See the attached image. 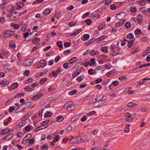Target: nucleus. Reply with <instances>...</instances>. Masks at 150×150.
<instances>
[{"instance_id":"4d7b16f0","label":"nucleus","mask_w":150,"mask_h":150,"mask_svg":"<svg viewBox=\"0 0 150 150\" xmlns=\"http://www.w3.org/2000/svg\"><path fill=\"white\" fill-rule=\"evenodd\" d=\"M131 23L129 22H127L125 24V26L126 28H129L131 27Z\"/></svg>"},{"instance_id":"4c0bfd02","label":"nucleus","mask_w":150,"mask_h":150,"mask_svg":"<svg viewBox=\"0 0 150 150\" xmlns=\"http://www.w3.org/2000/svg\"><path fill=\"white\" fill-rule=\"evenodd\" d=\"M47 79L46 78H45L41 79L40 81V83L41 84H43L47 81Z\"/></svg>"},{"instance_id":"f8f14e48","label":"nucleus","mask_w":150,"mask_h":150,"mask_svg":"<svg viewBox=\"0 0 150 150\" xmlns=\"http://www.w3.org/2000/svg\"><path fill=\"white\" fill-rule=\"evenodd\" d=\"M125 21V19L120 20V21L118 22L115 24V27L116 28H118L121 26L124 23Z\"/></svg>"},{"instance_id":"1a4fd4ad","label":"nucleus","mask_w":150,"mask_h":150,"mask_svg":"<svg viewBox=\"0 0 150 150\" xmlns=\"http://www.w3.org/2000/svg\"><path fill=\"white\" fill-rule=\"evenodd\" d=\"M24 4L22 2L20 1L18 2L16 5V9H19L23 6Z\"/></svg>"},{"instance_id":"de8ad7c7","label":"nucleus","mask_w":150,"mask_h":150,"mask_svg":"<svg viewBox=\"0 0 150 150\" xmlns=\"http://www.w3.org/2000/svg\"><path fill=\"white\" fill-rule=\"evenodd\" d=\"M85 23L88 25H90L92 23L90 19H88L85 21Z\"/></svg>"},{"instance_id":"680f3d73","label":"nucleus","mask_w":150,"mask_h":150,"mask_svg":"<svg viewBox=\"0 0 150 150\" xmlns=\"http://www.w3.org/2000/svg\"><path fill=\"white\" fill-rule=\"evenodd\" d=\"M149 64H144L142 65H140L139 66V68L141 69L143 68H144L145 67H146L148 66H149Z\"/></svg>"},{"instance_id":"c03bdc74","label":"nucleus","mask_w":150,"mask_h":150,"mask_svg":"<svg viewBox=\"0 0 150 150\" xmlns=\"http://www.w3.org/2000/svg\"><path fill=\"white\" fill-rule=\"evenodd\" d=\"M105 23H102L101 25H99L98 26V28L99 30H100L102 29H103V28L105 26Z\"/></svg>"},{"instance_id":"20e7f679","label":"nucleus","mask_w":150,"mask_h":150,"mask_svg":"<svg viewBox=\"0 0 150 150\" xmlns=\"http://www.w3.org/2000/svg\"><path fill=\"white\" fill-rule=\"evenodd\" d=\"M110 48L111 50L112 51V56H115L119 54V51L116 49V45H112L110 47Z\"/></svg>"},{"instance_id":"09e8293b","label":"nucleus","mask_w":150,"mask_h":150,"mask_svg":"<svg viewBox=\"0 0 150 150\" xmlns=\"http://www.w3.org/2000/svg\"><path fill=\"white\" fill-rule=\"evenodd\" d=\"M127 77L125 75H122L119 78V79L121 81H122L123 79L125 80L127 79Z\"/></svg>"},{"instance_id":"c756f323","label":"nucleus","mask_w":150,"mask_h":150,"mask_svg":"<svg viewBox=\"0 0 150 150\" xmlns=\"http://www.w3.org/2000/svg\"><path fill=\"white\" fill-rule=\"evenodd\" d=\"M64 119V118L60 115L57 116L56 117V121L57 122H60L62 121Z\"/></svg>"},{"instance_id":"5fc2aeb1","label":"nucleus","mask_w":150,"mask_h":150,"mask_svg":"<svg viewBox=\"0 0 150 150\" xmlns=\"http://www.w3.org/2000/svg\"><path fill=\"white\" fill-rule=\"evenodd\" d=\"M52 4L54 5H56L59 4L60 3L59 2V1H57V0H54L52 2Z\"/></svg>"},{"instance_id":"0eeeda50","label":"nucleus","mask_w":150,"mask_h":150,"mask_svg":"<svg viewBox=\"0 0 150 150\" xmlns=\"http://www.w3.org/2000/svg\"><path fill=\"white\" fill-rule=\"evenodd\" d=\"M33 63V61L31 59H28L24 62L23 64L26 67H28L32 65Z\"/></svg>"},{"instance_id":"e433bc0d","label":"nucleus","mask_w":150,"mask_h":150,"mask_svg":"<svg viewBox=\"0 0 150 150\" xmlns=\"http://www.w3.org/2000/svg\"><path fill=\"white\" fill-rule=\"evenodd\" d=\"M93 106L95 107H99V102L97 100H95L94 103L93 104Z\"/></svg>"},{"instance_id":"6e6d98bb","label":"nucleus","mask_w":150,"mask_h":150,"mask_svg":"<svg viewBox=\"0 0 150 150\" xmlns=\"http://www.w3.org/2000/svg\"><path fill=\"white\" fill-rule=\"evenodd\" d=\"M119 82L117 81H114L112 83V84L114 86H116L119 85Z\"/></svg>"},{"instance_id":"338daca9","label":"nucleus","mask_w":150,"mask_h":150,"mask_svg":"<svg viewBox=\"0 0 150 150\" xmlns=\"http://www.w3.org/2000/svg\"><path fill=\"white\" fill-rule=\"evenodd\" d=\"M68 64L67 63H64L63 65V67L64 69H67L69 68Z\"/></svg>"},{"instance_id":"c85d7f7f","label":"nucleus","mask_w":150,"mask_h":150,"mask_svg":"<svg viewBox=\"0 0 150 150\" xmlns=\"http://www.w3.org/2000/svg\"><path fill=\"white\" fill-rule=\"evenodd\" d=\"M150 52V47H148L143 53V56H145Z\"/></svg>"},{"instance_id":"a18cd8bd","label":"nucleus","mask_w":150,"mask_h":150,"mask_svg":"<svg viewBox=\"0 0 150 150\" xmlns=\"http://www.w3.org/2000/svg\"><path fill=\"white\" fill-rule=\"evenodd\" d=\"M40 41V38H36L34 39L33 40V43L34 44H36L37 43Z\"/></svg>"},{"instance_id":"4be33fe9","label":"nucleus","mask_w":150,"mask_h":150,"mask_svg":"<svg viewBox=\"0 0 150 150\" xmlns=\"http://www.w3.org/2000/svg\"><path fill=\"white\" fill-rule=\"evenodd\" d=\"M9 81H8L7 80L5 81L4 80H1L0 82V84L6 86L9 84Z\"/></svg>"},{"instance_id":"39448f33","label":"nucleus","mask_w":150,"mask_h":150,"mask_svg":"<svg viewBox=\"0 0 150 150\" xmlns=\"http://www.w3.org/2000/svg\"><path fill=\"white\" fill-rule=\"evenodd\" d=\"M126 16V13L124 12H120L116 15V18L118 20H122Z\"/></svg>"},{"instance_id":"58836bf2","label":"nucleus","mask_w":150,"mask_h":150,"mask_svg":"<svg viewBox=\"0 0 150 150\" xmlns=\"http://www.w3.org/2000/svg\"><path fill=\"white\" fill-rule=\"evenodd\" d=\"M103 96L102 94L99 95L98 96L97 98L95 99V100H102L103 98Z\"/></svg>"},{"instance_id":"72a5a7b5","label":"nucleus","mask_w":150,"mask_h":150,"mask_svg":"<svg viewBox=\"0 0 150 150\" xmlns=\"http://www.w3.org/2000/svg\"><path fill=\"white\" fill-rule=\"evenodd\" d=\"M134 36L132 33H130L128 34L127 36V39H133Z\"/></svg>"},{"instance_id":"0e129e2a","label":"nucleus","mask_w":150,"mask_h":150,"mask_svg":"<svg viewBox=\"0 0 150 150\" xmlns=\"http://www.w3.org/2000/svg\"><path fill=\"white\" fill-rule=\"evenodd\" d=\"M25 130L27 132L29 131L30 129V125L26 126L25 128Z\"/></svg>"},{"instance_id":"f704fd0d","label":"nucleus","mask_w":150,"mask_h":150,"mask_svg":"<svg viewBox=\"0 0 150 150\" xmlns=\"http://www.w3.org/2000/svg\"><path fill=\"white\" fill-rule=\"evenodd\" d=\"M144 70V69L141 70V68H139V67L137 69H134L133 70L132 72L134 73H137L139 71H141Z\"/></svg>"},{"instance_id":"b1692460","label":"nucleus","mask_w":150,"mask_h":150,"mask_svg":"<svg viewBox=\"0 0 150 150\" xmlns=\"http://www.w3.org/2000/svg\"><path fill=\"white\" fill-rule=\"evenodd\" d=\"M40 64L42 65V67H43L46 65V61L44 59L41 60L39 62Z\"/></svg>"},{"instance_id":"dca6fc26","label":"nucleus","mask_w":150,"mask_h":150,"mask_svg":"<svg viewBox=\"0 0 150 150\" xmlns=\"http://www.w3.org/2000/svg\"><path fill=\"white\" fill-rule=\"evenodd\" d=\"M9 46L11 48L14 49L16 47V45L13 40H11L9 43Z\"/></svg>"},{"instance_id":"79ce46f5","label":"nucleus","mask_w":150,"mask_h":150,"mask_svg":"<svg viewBox=\"0 0 150 150\" xmlns=\"http://www.w3.org/2000/svg\"><path fill=\"white\" fill-rule=\"evenodd\" d=\"M54 17L58 19H59L61 16V14L59 12L56 13L54 15Z\"/></svg>"},{"instance_id":"f03ea898","label":"nucleus","mask_w":150,"mask_h":150,"mask_svg":"<svg viewBox=\"0 0 150 150\" xmlns=\"http://www.w3.org/2000/svg\"><path fill=\"white\" fill-rule=\"evenodd\" d=\"M66 106L67 110L68 111L70 112L74 110L75 106L73 105V102L72 101H70L67 102L64 106Z\"/></svg>"},{"instance_id":"bf43d9fd","label":"nucleus","mask_w":150,"mask_h":150,"mask_svg":"<svg viewBox=\"0 0 150 150\" xmlns=\"http://www.w3.org/2000/svg\"><path fill=\"white\" fill-rule=\"evenodd\" d=\"M50 121V120H47L41 122V124L42 125H44L45 124H47V125H49V124H48V123Z\"/></svg>"},{"instance_id":"a211bd4d","label":"nucleus","mask_w":150,"mask_h":150,"mask_svg":"<svg viewBox=\"0 0 150 150\" xmlns=\"http://www.w3.org/2000/svg\"><path fill=\"white\" fill-rule=\"evenodd\" d=\"M142 99L144 100H146L150 99V94H147L143 96Z\"/></svg>"},{"instance_id":"7c9ffc66","label":"nucleus","mask_w":150,"mask_h":150,"mask_svg":"<svg viewBox=\"0 0 150 150\" xmlns=\"http://www.w3.org/2000/svg\"><path fill=\"white\" fill-rule=\"evenodd\" d=\"M77 92V90L76 89L73 90L70 92L68 93V94L70 96H72L74 94H76Z\"/></svg>"},{"instance_id":"49530a36","label":"nucleus","mask_w":150,"mask_h":150,"mask_svg":"<svg viewBox=\"0 0 150 150\" xmlns=\"http://www.w3.org/2000/svg\"><path fill=\"white\" fill-rule=\"evenodd\" d=\"M57 44L59 48H63V47L62 41H60L57 42Z\"/></svg>"},{"instance_id":"a878e982","label":"nucleus","mask_w":150,"mask_h":150,"mask_svg":"<svg viewBox=\"0 0 150 150\" xmlns=\"http://www.w3.org/2000/svg\"><path fill=\"white\" fill-rule=\"evenodd\" d=\"M105 37H106V36H104V35L98 38L95 39V42H98L102 40H103L104 38Z\"/></svg>"},{"instance_id":"9b49d317","label":"nucleus","mask_w":150,"mask_h":150,"mask_svg":"<svg viewBox=\"0 0 150 150\" xmlns=\"http://www.w3.org/2000/svg\"><path fill=\"white\" fill-rule=\"evenodd\" d=\"M142 15L141 14H139L137 16V20L138 24H141L142 23L143 21Z\"/></svg>"},{"instance_id":"774afa93","label":"nucleus","mask_w":150,"mask_h":150,"mask_svg":"<svg viewBox=\"0 0 150 150\" xmlns=\"http://www.w3.org/2000/svg\"><path fill=\"white\" fill-rule=\"evenodd\" d=\"M42 75V72H40L36 73L35 74V76L36 77H39Z\"/></svg>"},{"instance_id":"8fccbe9b","label":"nucleus","mask_w":150,"mask_h":150,"mask_svg":"<svg viewBox=\"0 0 150 150\" xmlns=\"http://www.w3.org/2000/svg\"><path fill=\"white\" fill-rule=\"evenodd\" d=\"M15 107L14 106H12L9 107V112H13L15 109Z\"/></svg>"},{"instance_id":"2f4dec72","label":"nucleus","mask_w":150,"mask_h":150,"mask_svg":"<svg viewBox=\"0 0 150 150\" xmlns=\"http://www.w3.org/2000/svg\"><path fill=\"white\" fill-rule=\"evenodd\" d=\"M146 0H142L139 1L138 3L140 5L143 6L145 5V4L146 3Z\"/></svg>"},{"instance_id":"9d476101","label":"nucleus","mask_w":150,"mask_h":150,"mask_svg":"<svg viewBox=\"0 0 150 150\" xmlns=\"http://www.w3.org/2000/svg\"><path fill=\"white\" fill-rule=\"evenodd\" d=\"M13 137V134H9L6 136H5L1 140H7L8 141H9L11 139H12V138Z\"/></svg>"},{"instance_id":"2eb2a0df","label":"nucleus","mask_w":150,"mask_h":150,"mask_svg":"<svg viewBox=\"0 0 150 150\" xmlns=\"http://www.w3.org/2000/svg\"><path fill=\"white\" fill-rule=\"evenodd\" d=\"M81 71L77 69L76 72H74L72 74V77L74 78L78 75L81 72Z\"/></svg>"},{"instance_id":"cd10ccee","label":"nucleus","mask_w":150,"mask_h":150,"mask_svg":"<svg viewBox=\"0 0 150 150\" xmlns=\"http://www.w3.org/2000/svg\"><path fill=\"white\" fill-rule=\"evenodd\" d=\"M130 126V124L127 125L125 127L126 129L124 130V132L125 133L129 132L130 131L129 126Z\"/></svg>"},{"instance_id":"c9c22d12","label":"nucleus","mask_w":150,"mask_h":150,"mask_svg":"<svg viewBox=\"0 0 150 150\" xmlns=\"http://www.w3.org/2000/svg\"><path fill=\"white\" fill-rule=\"evenodd\" d=\"M41 148L42 150H47L48 149V146L47 144H44L41 146Z\"/></svg>"},{"instance_id":"052dcab7","label":"nucleus","mask_w":150,"mask_h":150,"mask_svg":"<svg viewBox=\"0 0 150 150\" xmlns=\"http://www.w3.org/2000/svg\"><path fill=\"white\" fill-rule=\"evenodd\" d=\"M110 8L112 10H114L116 9V6L114 4H113L110 5Z\"/></svg>"},{"instance_id":"6ab92c4d","label":"nucleus","mask_w":150,"mask_h":150,"mask_svg":"<svg viewBox=\"0 0 150 150\" xmlns=\"http://www.w3.org/2000/svg\"><path fill=\"white\" fill-rule=\"evenodd\" d=\"M51 11L50 10L49 8H46L45 9L43 13L44 16H46L48 15Z\"/></svg>"},{"instance_id":"864d4df0","label":"nucleus","mask_w":150,"mask_h":150,"mask_svg":"<svg viewBox=\"0 0 150 150\" xmlns=\"http://www.w3.org/2000/svg\"><path fill=\"white\" fill-rule=\"evenodd\" d=\"M25 138L24 137L23 139L22 142V143L23 144H25L27 143L28 141H29V139H25Z\"/></svg>"},{"instance_id":"e2e57ef3","label":"nucleus","mask_w":150,"mask_h":150,"mask_svg":"<svg viewBox=\"0 0 150 150\" xmlns=\"http://www.w3.org/2000/svg\"><path fill=\"white\" fill-rule=\"evenodd\" d=\"M60 59V57L59 55H58L57 57H56L54 59V62L56 63H57L58 62L59 60Z\"/></svg>"},{"instance_id":"6e6552de","label":"nucleus","mask_w":150,"mask_h":150,"mask_svg":"<svg viewBox=\"0 0 150 150\" xmlns=\"http://www.w3.org/2000/svg\"><path fill=\"white\" fill-rule=\"evenodd\" d=\"M125 121L128 122L130 121L132 119L131 115L128 112L125 113Z\"/></svg>"},{"instance_id":"603ef678","label":"nucleus","mask_w":150,"mask_h":150,"mask_svg":"<svg viewBox=\"0 0 150 150\" xmlns=\"http://www.w3.org/2000/svg\"><path fill=\"white\" fill-rule=\"evenodd\" d=\"M71 52V50H66L64 51L63 53L65 55Z\"/></svg>"},{"instance_id":"412c9836","label":"nucleus","mask_w":150,"mask_h":150,"mask_svg":"<svg viewBox=\"0 0 150 150\" xmlns=\"http://www.w3.org/2000/svg\"><path fill=\"white\" fill-rule=\"evenodd\" d=\"M82 31L81 29H79L78 30L76 31L74 33L69 34V35L71 36H74L81 32Z\"/></svg>"},{"instance_id":"bb28decb","label":"nucleus","mask_w":150,"mask_h":150,"mask_svg":"<svg viewBox=\"0 0 150 150\" xmlns=\"http://www.w3.org/2000/svg\"><path fill=\"white\" fill-rule=\"evenodd\" d=\"M52 113L51 112H47L45 113L44 116L46 118L50 117L52 116Z\"/></svg>"},{"instance_id":"aec40b11","label":"nucleus","mask_w":150,"mask_h":150,"mask_svg":"<svg viewBox=\"0 0 150 150\" xmlns=\"http://www.w3.org/2000/svg\"><path fill=\"white\" fill-rule=\"evenodd\" d=\"M18 86V84L17 82H15L13 83L11 85V87L12 89H15L17 88Z\"/></svg>"},{"instance_id":"5701e85b","label":"nucleus","mask_w":150,"mask_h":150,"mask_svg":"<svg viewBox=\"0 0 150 150\" xmlns=\"http://www.w3.org/2000/svg\"><path fill=\"white\" fill-rule=\"evenodd\" d=\"M134 40L135 39H134V40H132L130 41L127 40V42L128 43V46L129 48H130L133 45Z\"/></svg>"},{"instance_id":"4468645a","label":"nucleus","mask_w":150,"mask_h":150,"mask_svg":"<svg viewBox=\"0 0 150 150\" xmlns=\"http://www.w3.org/2000/svg\"><path fill=\"white\" fill-rule=\"evenodd\" d=\"M24 104V108L25 109H28L31 105V103L30 102H27Z\"/></svg>"},{"instance_id":"f3484780","label":"nucleus","mask_w":150,"mask_h":150,"mask_svg":"<svg viewBox=\"0 0 150 150\" xmlns=\"http://www.w3.org/2000/svg\"><path fill=\"white\" fill-rule=\"evenodd\" d=\"M42 95V93H39V94L36 95L34 96L32 98H31V100H33L37 99H38L40 97H41Z\"/></svg>"},{"instance_id":"69168bd1","label":"nucleus","mask_w":150,"mask_h":150,"mask_svg":"<svg viewBox=\"0 0 150 150\" xmlns=\"http://www.w3.org/2000/svg\"><path fill=\"white\" fill-rule=\"evenodd\" d=\"M30 72V71L29 70H27L24 72L23 74L24 75L27 76L29 75Z\"/></svg>"},{"instance_id":"473e14b6","label":"nucleus","mask_w":150,"mask_h":150,"mask_svg":"<svg viewBox=\"0 0 150 150\" xmlns=\"http://www.w3.org/2000/svg\"><path fill=\"white\" fill-rule=\"evenodd\" d=\"M108 47L107 46H105L102 47L101 49V50L105 53H107L108 52Z\"/></svg>"},{"instance_id":"37998d69","label":"nucleus","mask_w":150,"mask_h":150,"mask_svg":"<svg viewBox=\"0 0 150 150\" xmlns=\"http://www.w3.org/2000/svg\"><path fill=\"white\" fill-rule=\"evenodd\" d=\"M10 130H9L8 128H7L2 130V134H5L9 132Z\"/></svg>"},{"instance_id":"a19ab883","label":"nucleus","mask_w":150,"mask_h":150,"mask_svg":"<svg viewBox=\"0 0 150 150\" xmlns=\"http://www.w3.org/2000/svg\"><path fill=\"white\" fill-rule=\"evenodd\" d=\"M24 90L26 91H30L33 90L31 89L29 86H27L24 88Z\"/></svg>"},{"instance_id":"393cba45","label":"nucleus","mask_w":150,"mask_h":150,"mask_svg":"<svg viewBox=\"0 0 150 150\" xmlns=\"http://www.w3.org/2000/svg\"><path fill=\"white\" fill-rule=\"evenodd\" d=\"M61 72L59 69H58L56 71H54L52 72V74L54 77L56 76L58 73Z\"/></svg>"},{"instance_id":"f257e3e1","label":"nucleus","mask_w":150,"mask_h":150,"mask_svg":"<svg viewBox=\"0 0 150 150\" xmlns=\"http://www.w3.org/2000/svg\"><path fill=\"white\" fill-rule=\"evenodd\" d=\"M88 136L85 135L84 136H81L80 137L74 138L73 140L72 141V144H74L76 143H81L88 142L87 138Z\"/></svg>"},{"instance_id":"13d9d810","label":"nucleus","mask_w":150,"mask_h":150,"mask_svg":"<svg viewBox=\"0 0 150 150\" xmlns=\"http://www.w3.org/2000/svg\"><path fill=\"white\" fill-rule=\"evenodd\" d=\"M96 113V112L95 111H91L87 114V116H91V115H94Z\"/></svg>"},{"instance_id":"7ed1b4c3","label":"nucleus","mask_w":150,"mask_h":150,"mask_svg":"<svg viewBox=\"0 0 150 150\" xmlns=\"http://www.w3.org/2000/svg\"><path fill=\"white\" fill-rule=\"evenodd\" d=\"M17 12H13L10 14H7V17H9L11 19L10 20L16 21L18 19V16L16 14Z\"/></svg>"},{"instance_id":"3c124183","label":"nucleus","mask_w":150,"mask_h":150,"mask_svg":"<svg viewBox=\"0 0 150 150\" xmlns=\"http://www.w3.org/2000/svg\"><path fill=\"white\" fill-rule=\"evenodd\" d=\"M89 37L90 36L88 34H85L83 35V38L85 40H88Z\"/></svg>"},{"instance_id":"423d86ee","label":"nucleus","mask_w":150,"mask_h":150,"mask_svg":"<svg viewBox=\"0 0 150 150\" xmlns=\"http://www.w3.org/2000/svg\"><path fill=\"white\" fill-rule=\"evenodd\" d=\"M14 34V32L13 31L10 30H7L5 33L4 36L5 37L8 38L12 36Z\"/></svg>"},{"instance_id":"ea45409f","label":"nucleus","mask_w":150,"mask_h":150,"mask_svg":"<svg viewBox=\"0 0 150 150\" xmlns=\"http://www.w3.org/2000/svg\"><path fill=\"white\" fill-rule=\"evenodd\" d=\"M137 105V104L135 103L130 102L128 103L127 106L129 107H132Z\"/></svg>"},{"instance_id":"ddd939ff","label":"nucleus","mask_w":150,"mask_h":150,"mask_svg":"<svg viewBox=\"0 0 150 150\" xmlns=\"http://www.w3.org/2000/svg\"><path fill=\"white\" fill-rule=\"evenodd\" d=\"M59 135L56 136L54 139H53L52 141L50 142V144L52 146H54V143L57 142L59 140Z\"/></svg>"}]
</instances>
